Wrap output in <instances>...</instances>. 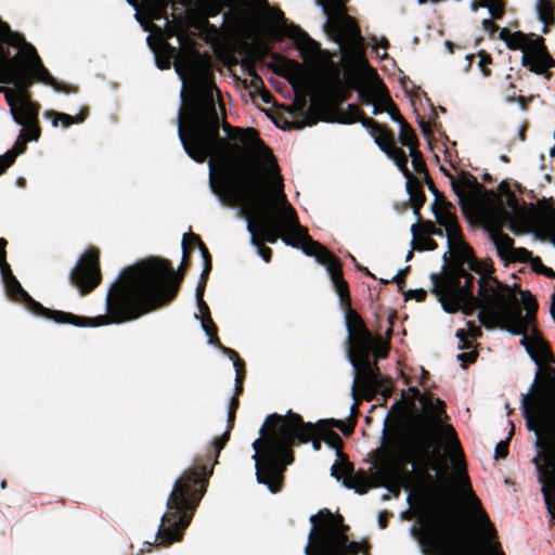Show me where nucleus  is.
<instances>
[{
  "mask_svg": "<svg viewBox=\"0 0 555 555\" xmlns=\"http://www.w3.org/2000/svg\"><path fill=\"white\" fill-rule=\"evenodd\" d=\"M464 482L486 538L477 535L468 522L450 512H437L418 528L413 527V535L424 555H489V540L496 538V530L474 493L466 473Z\"/></svg>",
  "mask_w": 555,
  "mask_h": 555,
  "instance_id": "5",
  "label": "nucleus"
},
{
  "mask_svg": "<svg viewBox=\"0 0 555 555\" xmlns=\"http://www.w3.org/2000/svg\"><path fill=\"white\" fill-rule=\"evenodd\" d=\"M405 188L413 212L416 216L417 221H421V209L426 202V195L420 179L416 177V180H413V183L411 184H409V181H406Z\"/></svg>",
  "mask_w": 555,
  "mask_h": 555,
  "instance_id": "27",
  "label": "nucleus"
},
{
  "mask_svg": "<svg viewBox=\"0 0 555 555\" xmlns=\"http://www.w3.org/2000/svg\"><path fill=\"white\" fill-rule=\"evenodd\" d=\"M446 235L448 237L449 247L460 243L463 240L461 227L457 221L444 228Z\"/></svg>",
  "mask_w": 555,
  "mask_h": 555,
  "instance_id": "53",
  "label": "nucleus"
},
{
  "mask_svg": "<svg viewBox=\"0 0 555 555\" xmlns=\"http://www.w3.org/2000/svg\"><path fill=\"white\" fill-rule=\"evenodd\" d=\"M449 248L450 251H447L443 255L444 262L463 261V263L469 266L470 261L476 258L473 248L464 241H461Z\"/></svg>",
  "mask_w": 555,
  "mask_h": 555,
  "instance_id": "26",
  "label": "nucleus"
},
{
  "mask_svg": "<svg viewBox=\"0 0 555 555\" xmlns=\"http://www.w3.org/2000/svg\"><path fill=\"white\" fill-rule=\"evenodd\" d=\"M409 463L440 473L446 468V460L440 452L438 435L428 428L421 435L409 452Z\"/></svg>",
  "mask_w": 555,
  "mask_h": 555,
  "instance_id": "16",
  "label": "nucleus"
},
{
  "mask_svg": "<svg viewBox=\"0 0 555 555\" xmlns=\"http://www.w3.org/2000/svg\"><path fill=\"white\" fill-rule=\"evenodd\" d=\"M535 10L538 18L543 23V33L555 24V0H537Z\"/></svg>",
  "mask_w": 555,
  "mask_h": 555,
  "instance_id": "29",
  "label": "nucleus"
},
{
  "mask_svg": "<svg viewBox=\"0 0 555 555\" xmlns=\"http://www.w3.org/2000/svg\"><path fill=\"white\" fill-rule=\"evenodd\" d=\"M350 98L349 90L343 85V82L336 78L334 79L322 93V100L325 104L331 107H338Z\"/></svg>",
  "mask_w": 555,
  "mask_h": 555,
  "instance_id": "23",
  "label": "nucleus"
},
{
  "mask_svg": "<svg viewBox=\"0 0 555 555\" xmlns=\"http://www.w3.org/2000/svg\"><path fill=\"white\" fill-rule=\"evenodd\" d=\"M299 248L308 256L315 257L320 264L326 267L331 281L338 296H348L349 286L343 276V269L340 260L334 256L321 243L311 238L306 229V234H302Z\"/></svg>",
  "mask_w": 555,
  "mask_h": 555,
  "instance_id": "14",
  "label": "nucleus"
},
{
  "mask_svg": "<svg viewBox=\"0 0 555 555\" xmlns=\"http://www.w3.org/2000/svg\"><path fill=\"white\" fill-rule=\"evenodd\" d=\"M343 485L348 489H353L359 494L366 493L371 488L370 479L363 470L347 475L343 479Z\"/></svg>",
  "mask_w": 555,
  "mask_h": 555,
  "instance_id": "32",
  "label": "nucleus"
},
{
  "mask_svg": "<svg viewBox=\"0 0 555 555\" xmlns=\"http://www.w3.org/2000/svg\"><path fill=\"white\" fill-rule=\"evenodd\" d=\"M351 393H352L354 403L351 405L350 412H351V415L356 416L359 413L358 405L360 404L361 400L362 399H364L366 401H369V400L366 399V395H365V391H364V388L362 387V385L358 386L357 392H353V387H352Z\"/></svg>",
  "mask_w": 555,
  "mask_h": 555,
  "instance_id": "58",
  "label": "nucleus"
},
{
  "mask_svg": "<svg viewBox=\"0 0 555 555\" xmlns=\"http://www.w3.org/2000/svg\"><path fill=\"white\" fill-rule=\"evenodd\" d=\"M477 55L479 57L478 66L480 68L481 74L485 77L491 76V70L489 67L492 64L491 55L483 50H480Z\"/></svg>",
  "mask_w": 555,
  "mask_h": 555,
  "instance_id": "55",
  "label": "nucleus"
},
{
  "mask_svg": "<svg viewBox=\"0 0 555 555\" xmlns=\"http://www.w3.org/2000/svg\"><path fill=\"white\" fill-rule=\"evenodd\" d=\"M310 522L306 555H370L369 542L349 540L350 527L344 524L341 515L324 508L312 515Z\"/></svg>",
  "mask_w": 555,
  "mask_h": 555,
  "instance_id": "9",
  "label": "nucleus"
},
{
  "mask_svg": "<svg viewBox=\"0 0 555 555\" xmlns=\"http://www.w3.org/2000/svg\"><path fill=\"white\" fill-rule=\"evenodd\" d=\"M444 431L449 440L450 448L454 449L455 456L460 457L461 461H464L463 450L461 448L460 440L457 438L455 429L453 428L452 425H446Z\"/></svg>",
  "mask_w": 555,
  "mask_h": 555,
  "instance_id": "47",
  "label": "nucleus"
},
{
  "mask_svg": "<svg viewBox=\"0 0 555 555\" xmlns=\"http://www.w3.org/2000/svg\"><path fill=\"white\" fill-rule=\"evenodd\" d=\"M320 431L322 440L330 448L336 451L337 457L345 456V454L341 451L344 444L343 439L337 433H335L327 426V421H325V424L323 426H320Z\"/></svg>",
  "mask_w": 555,
  "mask_h": 555,
  "instance_id": "36",
  "label": "nucleus"
},
{
  "mask_svg": "<svg viewBox=\"0 0 555 555\" xmlns=\"http://www.w3.org/2000/svg\"><path fill=\"white\" fill-rule=\"evenodd\" d=\"M468 269L470 271L479 274L480 279H483L485 281H486L485 276H488L489 279H491L496 284L498 288L500 289L499 291L500 293H504V294L513 293L508 285L503 284L496 278L492 276V273L494 272V267H493L491 259L479 260V259L475 258V259H473V261H470Z\"/></svg>",
  "mask_w": 555,
  "mask_h": 555,
  "instance_id": "24",
  "label": "nucleus"
},
{
  "mask_svg": "<svg viewBox=\"0 0 555 555\" xmlns=\"http://www.w3.org/2000/svg\"><path fill=\"white\" fill-rule=\"evenodd\" d=\"M365 119H372L371 117H366L363 111L354 105L348 104L345 111H339L338 121L343 124H353L360 121L362 125Z\"/></svg>",
  "mask_w": 555,
  "mask_h": 555,
  "instance_id": "38",
  "label": "nucleus"
},
{
  "mask_svg": "<svg viewBox=\"0 0 555 555\" xmlns=\"http://www.w3.org/2000/svg\"><path fill=\"white\" fill-rule=\"evenodd\" d=\"M444 173L450 178L452 191L457 196L463 210L474 207L482 199L485 194L492 198L498 197L493 190L487 191L477 178L468 171H461L457 179L447 170H444Z\"/></svg>",
  "mask_w": 555,
  "mask_h": 555,
  "instance_id": "18",
  "label": "nucleus"
},
{
  "mask_svg": "<svg viewBox=\"0 0 555 555\" xmlns=\"http://www.w3.org/2000/svg\"><path fill=\"white\" fill-rule=\"evenodd\" d=\"M247 231L250 233V243L256 247L258 255L266 261L270 262L272 259V249L266 246L259 235L256 233V224L253 221H248Z\"/></svg>",
  "mask_w": 555,
  "mask_h": 555,
  "instance_id": "37",
  "label": "nucleus"
},
{
  "mask_svg": "<svg viewBox=\"0 0 555 555\" xmlns=\"http://www.w3.org/2000/svg\"><path fill=\"white\" fill-rule=\"evenodd\" d=\"M463 280H464V283L462 284V282H461L460 287L457 289H454V293H448L447 298L464 297L466 299L473 300V297H476L473 292L475 276L470 273Z\"/></svg>",
  "mask_w": 555,
  "mask_h": 555,
  "instance_id": "43",
  "label": "nucleus"
},
{
  "mask_svg": "<svg viewBox=\"0 0 555 555\" xmlns=\"http://www.w3.org/2000/svg\"><path fill=\"white\" fill-rule=\"evenodd\" d=\"M317 2L322 7L327 18L333 17L339 12H346L345 3L341 0H317Z\"/></svg>",
  "mask_w": 555,
  "mask_h": 555,
  "instance_id": "45",
  "label": "nucleus"
},
{
  "mask_svg": "<svg viewBox=\"0 0 555 555\" xmlns=\"http://www.w3.org/2000/svg\"><path fill=\"white\" fill-rule=\"evenodd\" d=\"M324 424L325 420L315 424L305 422L292 410L286 415L269 414L259 429L260 437L251 444L257 482L267 486L273 494L281 492L286 468L295 461L293 448L311 442L315 451L321 450L320 426Z\"/></svg>",
  "mask_w": 555,
  "mask_h": 555,
  "instance_id": "3",
  "label": "nucleus"
},
{
  "mask_svg": "<svg viewBox=\"0 0 555 555\" xmlns=\"http://www.w3.org/2000/svg\"><path fill=\"white\" fill-rule=\"evenodd\" d=\"M528 34L522 31H514L511 39L508 40L507 47L511 50H524L527 44Z\"/></svg>",
  "mask_w": 555,
  "mask_h": 555,
  "instance_id": "54",
  "label": "nucleus"
},
{
  "mask_svg": "<svg viewBox=\"0 0 555 555\" xmlns=\"http://www.w3.org/2000/svg\"><path fill=\"white\" fill-rule=\"evenodd\" d=\"M366 67L377 78V83L373 87H370L369 89H364L360 83H354L351 86V89L358 92V98L362 104L371 105L377 99H380L379 89L382 88V85L385 83L378 78V75L374 68H372L370 65Z\"/></svg>",
  "mask_w": 555,
  "mask_h": 555,
  "instance_id": "28",
  "label": "nucleus"
},
{
  "mask_svg": "<svg viewBox=\"0 0 555 555\" xmlns=\"http://www.w3.org/2000/svg\"><path fill=\"white\" fill-rule=\"evenodd\" d=\"M452 208V205H438L433 207L436 221L440 227L446 228L457 221L455 215L451 211Z\"/></svg>",
  "mask_w": 555,
  "mask_h": 555,
  "instance_id": "42",
  "label": "nucleus"
},
{
  "mask_svg": "<svg viewBox=\"0 0 555 555\" xmlns=\"http://www.w3.org/2000/svg\"><path fill=\"white\" fill-rule=\"evenodd\" d=\"M363 127L369 130L378 147L395 162L409 184L413 183L416 176L408 168V156L403 150L397 146L393 131L375 119H365Z\"/></svg>",
  "mask_w": 555,
  "mask_h": 555,
  "instance_id": "15",
  "label": "nucleus"
},
{
  "mask_svg": "<svg viewBox=\"0 0 555 555\" xmlns=\"http://www.w3.org/2000/svg\"><path fill=\"white\" fill-rule=\"evenodd\" d=\"M326 27L337 43L348 46L356 54L359 63L369 66L365 57L364 38L354 17L347 14V12H339L327 18Z\"/></svg>",
  "mask_w": 555,
  "mask_h": 555,
  "instance_id": "13",
  "label": "nucleus"
},
{
  "mask_svg": "<svg viewBox=\"0 0 555 555\" xmlns=\"http://www.w3.org/2000/svg\"><path fill=\"white\" fill-rule=\"evenodd\" d=\"M8 242L5 238H0V271L3 279V282L9 280V276L14 275L10 268V264L7 262V251L5 246Z\"/></svg>",
  "mask_w": 555,
  "mask_h": 555,
  "instance_id": "51",
  "label": "nucleus"
},
{
  "mask_svg": "<svg viewBox=\"0 0 555 555\" xmlns=\"http://www.w3.org/2000/svg\"><path fill=\"white\" fill-rule=\"evenodd\" d=\"M404 298L408 299H415L417 302H422L427 297V292L423 288L417 289H410L408 292H404Z\"/></svg>",
  "mask_w": 555,
  "mask_h": 555,
  "instance_id": "63",
  "label": "nucleus"
},
{
  "mask_svg": "<svg viewBox=\"0 0 555 555\" xmlns=\"http://www.w3.org/2000/svg\"><path fill=\"white\" fill-rule=\"evenodd\" d=\"M513 433H514V428H512V430L509 431L508 437H507L506 440H502V441H500L495 446L494 460L499 461V460H503V459H505L507 456V454H508V441H509V438L513 435Z\"/></svg>",
  "mask_w": 555,
  "mask_h": 555,
  "instance_id": "57",
  "label": "nucleus"
},
{
  "mask_svg": "<svg viewBox=\"0 0 555 555\" xmlns=\"http://www.w3.org/2000/svg\"><path fill=\"white\" fill-rule=\"evenodd\" d=\"M34 83V76L29 68H14L11 63L0 67V85H13V89L5 90V100L10 106L13 119L21 124L22 116H35V106L38 103L31 101L29 88Z\"/></svg>",
  "mask_w": 555,
  "mask_h": 555,
  "instance_id": "12",
  "label": "nucleus"
},
{
  "mask_svg": "<svg viewBox=\"0 0 555 555\" xmlns=\"http://www.w3.org/2000/svg\"><path fill=\"white\" fill-rule=\"evenodd\" d=\"M30 44L20 33L12 31L9 24L0 20V67L11 63L14 68H28L24 60V48Z\"/></svg>",
  "mask_w": 555,
  "mask_h": 555,
  "instance_id": "20",
  "label": "nucleus"
},
{
  "mask_svg": "<svg viewBox=\"0 0 555 555\" xmlns=\"http://www.w3.org/2000/svg\"><path fill=\"white\" fill-rule=\"evenodd\" d=\"M532 253L524 247H513L505 261L527 263L531 260Z\"/></svg>",
  "mask_w": 555,
  "mask_h": 555,
  "instance_id": "49",
  "label": "nucleus"
},
{
  "mask_svg": "<svg viewBox=\"0 0 555 555\" xmlns=\"http://www.w3.org/2000/svg\"><path fill=\"white\" fill-rule=\"evenodd\" d=\"M238 167L223 159L220 166L221 184L211 182L217 195H227L241 206V212L256 224L261 242L275 244L279 238L288 246L299 248L306 228L299 222L297 212L284 193L280 171L266 176L261 170Z\"/></svg>",
  "mask_w": 555,
  "mask_h": 555,
  "instance_id": "2",
  "label": "nucleus"
},
{
  "mask_svg": "<svg viewBox=\"0 0 555 555\" xmlns=\"http://www.w3.org/2000/svg\"><path fill=\"white\" fill-rule=\"evenodd\" d=\"M379 95H380V99L386 104V107H387L386 112L390 116L391 120H393V121H396L398 124L404 121L405 119L400 114L397 104L390 98L389 91H388V89H387V87L385 85H382V88L379 89Z\"/></svg>",
  "mask_w": 555,
  "mask_h": 555,
  "instance_id": "41",
  "label": "nucleus"
},
{
  "mask_svg": "<svg viewBox=\"0 0 555 555\" xmlns=\"http://www.w3.org/2000/svg\"><path fill=\"white\" fill-rule=\"evenodd\" d=\"M423 178H424V182L427 185L429 192L435 196V202H434L433 207L438 206V205L451 206V203L449 201H447L444 195L436 188L435 182L431 179V177L427 176V177H423Z\"/></svg>",
  "mask_w": 555,
  "mask_h": 555,
  "instance_id": "50",
  "label": "nucleus"
},
{
  "mask_svg": "<svg viewBox=\"0 0 555 555\" xmlns=\"http://www.w3.org/2000/svg\"><path fill=\"white\" fill-rule=\"evenodd\" d=\"M544 380L537 384V380L531 385L528 393H546V398H550V393H555V367L546 366L544 369Z\"/></svg>",
  "mask_w": 555,
  "mask_h": 555,
  "instance_id": "33",
  "label": "nucleus"
},
{
  "mask_svg": "<svg viewBox=\"0 0 555 555\" xmlns=\"http://www.w3.org/2000/svg\"><path fill=\"white\" fill-rule=\"evenodd\" d=\"M535 345H537V348L539 349L541 357L555 362V358L553 357L552 350H551L550 346L546 344V341H544L540 338H537Z\"/></svg>",
  "mask_w": 555,
  "mask_h": 555,
  "instance_id": "62",
  "label": "nucleus"
},
{
  "mask_svg": "<svg viewBox=\"0 0 555 555\" xmlns=\"http://www.w3.org/2000/svg\"><path fill=\"white\" fill-rule=\"evenodd\" d=\"M192 236H198V235L194 234V233H188V234L183 235V240H182L183 261L185 260V258H189L190 254L193 250V246L196 245L194 243V238Z\"/></svg>",
  "mask_w": 555,
  "mask_h": 555,
  "instance_id": "59",
  "label": "nucleus"
},
{
  "mask_svg": "<svg viewBox=\"0 0 555 555\" xmlns=\"http://www.w3.org/2000/svg\"><path fill=\"white\" fill-rule=\"evenodd\" d=\"M353 472V465L349 462L347 455L338 457L331 468V474L337 480L344 479Z\"/></svg>",
  "mask_w": 555,
  "mask_h": 555,
  "instance_id": "44",
  "label": "nucleus"
},
{
  "mask_svg": "<svg viewBox=\"0 0 555 555\" xmlns=\"http://www.w3.org/2000/svg\"><path fill=\"white\" fill-rule=\"evenodd\" d=\"M28 141L29 140L26 137H24V133H21L18 135L13 149L8 151L7 153H13L14 160H15L17 155L23 154L26 151Z\"/></svg>",
  "mask_w": 555,
  "mask_h": 555,
  "instance_id": "60",
  "label": "nucleus"
},
{
  "mask_svg": "<svg viewBox=\"0 0 555 555\" xmlns=\"http://www.w3.org/2000/svg\"><path fill=\"white\" fill-rule=\"evenodd\" d=\"M478 354L476 351L470 352H462L457 354V360L461 362V366L466 369L468 364H472L476 361Z\"/></svg>",
  "mask_w": 555,
  "mask_h": 555,
  "instance_id": "64",
  "label": "nucleus"
},
{
  "mask_svg": "<svg viewBox=\"0 0 555 555\" xmlns=\"http://www.w3.org/2000/svg\"><path fill=\"white\" fill-rule=\"evenodd\" d=\"M144 264L127 269L119 281H115L107 291L105 307L106 313L95 318H86L46 308L35 300L21 285L14 275L4 281L8 296L38 317L52 320L60 324H72L78 327L102 326L108 324H121L141 318L153 309L150 292L143 287L141 274Z\"/></svg>",
  "mask_w": 555,
  "mask_h": 555,
  "instance_id": "4",
  "label": "nucleus"
},
{
  "mask_svg": "<svg viewBox=\"0 0 555 555\" xmlns=\"http://www.w3.org/2000/svg\"><path fill=\"white\" fill-rule=\"evenodd\" d=\"M449 268L442 273H431L430 280L433 282L431 293L438 298L448 297V293H454V289L460 287V283L464 278L470 274V270L463 261L447 262Z\"/></svg>",
  "mask_w": 555,
  "mask_h": 555,
  "instance_id": "21",
  "label": "nucleus"
},
{
  "mask_svg": "<svg viewBox=\"0 0 555 555\" xmlns=\"http://www.w3.org/2000/svg\"><path fill=\"white\" fill-rule=\"evenodd\" d=\"M550 451L543 455V461L551 468V472L540 477V481L543 483L541 492L543 495L546 493L555 499V446Z\"/></svg>",
  "mask_w": 555,
  "mask_h": 555,
  "instance_id": "25",
  "label": "nucleus"
},
{
  "mask_svg": "<svg viewBox=\"0 0 555 555\" xmlns=\"http://www.w3.org/2000/svg\"><path fill=\"white\" fill-rule=\"evenodd\" d=\"M521 65L531 73L551 79L550 68L555 67V60L548 53L543 37L528 35L526 48L522 50Z\"/></svg>",
  "mask_w": 555,
  "mask_h": 555,
  "instance_id": "19",
  "label": "nucleus"
},
{
  "mask_svg": "<svg viewBox=\"0 0 555 555\" xmlns=\"http://www.w3.org/2000/svg\"><path fill=\"white\" fill-rule=\"evenodd\" d=\"M331 424L333 427H336L337 429H339L340 431H343L344 435H349L353 431L354 429V426H356V420L352 421V423L346 425L343 421L340 420H330L327 421V425Z\"/></svg>",
  "mask_w": 555,
  "mask_h": 555,
  "instance_id": "61",
  "label": "nucleus"
},
{
  "mask_svg": "<svg viewBox=\"0 0 555 555\" xmlns=\"http://www.w3.org/2000/svg\"><path fill=\"white\" fill-rule=\"evenodd\" d=\"M488 10L493 20H501L505 12V1L492 0Z\"/></svg>",
  "mask_w": 555,
  "mask_h": 555,
  "instance_id": "56",
  "label": "nucleus"
},
{
  "mask_svg": "<svg viewBox=\"0 0 555 555\" xmlns=\"http://www.w3.org/2000/svg\"><path fill=\"white\" fill-rule=\"evenodd\" d=\"M139 264H144L140 283H142L143 287L150 292V297L153 301L152 305H155L153 309L141 315L143 317L170 304L177 297L180 285L183 281L182 271L189 267V260L188 258H185L184 261L182 260L179 268L180 272H176L168 259L150 257L125 268L116 281L121 279L127 269Z\"/></svg>",
  "mask_w": 555,
  "mask_h": 555,
  "instance_id": "10",
  "label": "nucleus"
},
{
  "mask_svg": "<svg viewBox=\"0 0 555 555\" xmlns=\"http://www.w3.org/2000/svg\"><path fill=\"white\" fill-rule=\"evenodd\" d=\"M490 237L493 241L498 256L505 260L508 256V253L514 247V240L509 237L507 234L500 231H491Z\"/></svg>",
  "mask_w": 555,
  "mask_h": 555,
  "instance_id": "34",
  "label": "nucleus"
},
{
  "mask_svg": "<svg viewBox=\"0 0 555 555\" xmlns=\"http://www.w3.org/2000/svg\"><path fill=\"white\" fill-rule=\"evenodd\" d=\"M339 299L346 314L347 354L356 373L353 392L362 385L367 400L375 399L376 395H382L386 400L392 396L393 386L391 379L382 374L377 361L371 358L376 336L366 327L362 317L352 309L350 293L348 292L347 297L339 296Z\"/></svg>",
  "mask_w": 555,
  "mask_h": 555,
  "instance_id": "8",
  "label": "nucleus"
},
{
  "mask_svg": "<svg viewBox=\"0 0 555 555\" xmlns=\"http://www.w3.org/2000/svg\"><path fill=\"white\" fill-rule=\"evenodd\" d=\"M410 156L412 157V166H413L414 170L417 173L423 175L424 177L429 176V172L426 167V163L423 158L422 153L418 151V147H412L410 150Z\"/></svg>",
  "mask_w": 555,
  "mask_h": 555,
  "instance_id": "48",
  "label": "nucleus"
},
{
  "mask_svg": "<svg viewBox=\"0 0 555 555\" xmlns=\"http://www.w3.org/2000/svg\"><path fill=\"white\" fill-rule=\"evenodd\" d=\"M399 142L402 146H406L409 150L412 147H418V140L415 131L406 120L399 124Z\"/></svg>",
  "mask_w": 555,
  "mask_h": 555,
  "instance_id": "39",
  "label": "nucleus"
},
{
  "mask_svg": "<svg viewBox=\"0 0 555 555\" xmlns=\"http://www.w3.org/2000/svg\"><path fill=\"white\" fill-rule=\"evenodd\" d=\"M176 72L183 80L177 117L178 135L184 152L196 163H204L211 156L210 183L221 184L223 159L236 165L243 175L245 168L261 170L266 176L280 171L275 157L260 139L258 130L227 122L224 104L219 100L221 121L215 92L219 99L221 95L211 77L194 73L186 79L179 65H176Z\"/></svg>",
  "mask_w": 555,
  "mask_h": 555,
  "instance_id": "1",
  "label": "nucleus"
},
{
  "mask_svg": "<svg viewBox=\"0 0 555 555\" xmlns=\"http://www.w3.org/2000/svg\"><path fill=\"white\" fill-rule=\"evenodd\" d=\"M39 109L40 105L37 104V106H35L36 114L34 117L27 116L26 113H24V115L22 116L23 122H21L20 125L23 126V129L21 133H24V137H26L29 141H37L41 133L38 118Z\"/></svg>",
  "mask_w": 555,
  "mask_h": 555,
  "instance_id": "31",
  "label": "nucleus"
},
{
  "mask_svg": "<svg viewBox=\"0 0 555 555\" xmlns=\"http://www.w3.org/2000/svg\"><path fill=\"white\" fill-rule=\"evenodd\" d=\"M418 228V223H414L411 227V232L414 235V238L412 240L413 248L417 250H435L438 247L437 242L425 234L417 236Z\"/></svg>",
  "mask_w": 555,
  "mask_h": 555,
  "instance_id": "40",
  "label": "nucleus"
},
{
  "mask_svg": "<svg viewBox=\"0 0 555 555\" xmlns=\"http://www.w3.org/2000/svg\"><path fill=\"white\" fill-rule=\"evenodd\" d=\"M230 431L227 427L220 438L214 439L215 460L210 467L206 464L196 463L176 480L167 500V512L162 517L154 541L157 546L167 547L183 539L184 530L190 525L195 509L207 490L214 465L218 463L220 452L230 439Z\"/></svg>",
  "mask_w": 555,
  "mask_h": 555,
  "instance_id": "7",
  "label": "nucleus"
},
{
  "mask_svg": "<svg viewBox=\"0 0 555 555\" xmlns=\"http://www.w3.org/2000/svg\"><path fill=\"white\" fill-rule=\"evenodd\" d=\"M524 393L521 412L526 427L537 435L535 447L545 453L555 446V393Z\"/></svg>",
  "mask_w": 555,
  "mask_h": 555,
  "instance_id": "11",
  "label": "nucleus"
},
{
  "mask_svg": "<svg viewBox=\"0 0 555 555\" xmlns=\"http://www.w3.org/2000/svg\"><path fill=\"white\" fill-rule=\"evenodd\" d=\"M478 295L473 300L464 297L438 298L443 310L448 313H454L462 310L465 315H473L478 311V321L488 330L500 327L514 335H521V345L531 356L538 365H541V359L533 353L532 345L527 332L531 327L535 328V314L539 308L538 301L530 292L522 293V299L526 308V314L519 307V301L514 293H500L483 279L478 280Z\"/></svg>",
  "mask_w": 555,
  "mask_h": 555,
  "instance_id": "6",
  "label": "nucleus"
},
{
  "mask_svg": "<svg viewBox=\"0 0 555 555\" xmlns=\"http://www.w3.org/2000/svg\"><path fill=\"white\" fill-rule=\"evenodd\" d=\"M389 343L384 340L380 336H376L374 338V344H373V347H372V353L371 356L373 354L374 356V359L376 361V359L378 358H386L388 356V352H389Z\"/></svg>",
  "mask_w": 555,
  "mask_h": 555,
  "instance_id": "52",
  "label": "nucleus"
},
{
  "mask_svg": "<svg viewBox=\"0 0 555 555\" xmlns=\"http://www.w3.org/2000/svg\"><path fill=\"white\" fill-rule=\"evenodd\" d=\"M22 62L27 64V67L34 76V81L38 79L41 82L51 86L59 92H77V87L60 82L50 74V72L43 66L37 50L33 44H27L24 48V60Z\"/></svg>",
  "mask_w": 555,
  "mask_h": 555,
  "instance_id": "22",
  "label": "nucleus"
},
{
  "mask_svg": "<svg viewBox=\"0 0 555 555\" xmlns=\"http://www.w3.org/2000/svg\"><path fill=\"white\" fill-rule=\"evenodd\" d=\"M202 327L205 331L206 335L209 337V344L214 346H219L220 339L217 335L218 328L210 315L202 318Z\"/></svg>",
  "mask_w": 555,
  "mask_h": 555,
  "instance_id": "46",
  "label": "nucleus"
},
{
  "mask_svg": "<svg viewBox=\"0 0 555 555\" xmlns=\"http://www.w3.org/2000/svg\"><path fill=\"white\" fill-rule=\"evenodd\" d=\"M48 115L53 117V126H57V121H61L64 128H68L69 126L74 124H80L83 122L89 115V107L83 106L79 114L76 116H72L65 113H56V112H50Z\"/></svg>",
  "mask_w": 555,
  "mask_h": 555,
  "instance_id": "35",
  "label": "nucleus"
},
{
  "mask_svg": "<svg viewBox=\"0 0 555 555\" xmlns=\"http://www.w3.org/2000/svg\"><path fill=\"white\" fill-rule=\"evenodd\" d=\"M286 35L296 40L298 44L302 48L309 50L310 52H317L320 49V44L309 37V35L302 30L299 26L295 24H291L286 28Z\"/></svg>",
  "mask_w": 555,
  "mask_h": 555,
  "instance_id": "30",
  "label": "nucleus"
},
{
  "mask_svg": "<svg viewBox=\"0 0 555 555\" xmlns=\"http://www.w3.org/2000/svg\"><path fill=\"white\" fill-rule=\"evenodd\" d=\"M70 283L81 295L91 293L102 281L100 256L96 249L85 253L69 273Z\"/></svg>",
  "mask_w": 555,
  "mask_h": 555,
  "instance_id": "17",
  "label": "nucleus"
}]
</instances>
